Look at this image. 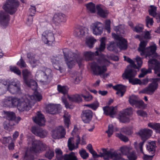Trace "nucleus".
Masks as SVG:
<instances>
[{
  "label": "nucleus",
  "mask_w": 160,
  "mask_h": 160,
  "mask_svg": "<svg viewBox=\"0 0 160 160\" xmlns=\"http://www.w3.org/2000/svg\"><path fill=\"white\" fill-rule=\"evenodd\" d=\"M118 45L120 49L126 50L128 48L127 41L122 37L118 42Z\"/></svg>",
  "instance_id": "34"
},
{
  "label": "nucleus",
  "mask_w": 160,
  "mask_h": 160,
  "mask_svg": "<svg viewBox=\"0 0 160 160\" xmlns=\"http://www.w3.org/2000/svg\"><path fill=\"white\" fill-rule=\"evenodd\" d=\"M19 5L18 0H7L2 8L6 12L12 15L16 12Z\"/></svg>",
  "instance_id": "5"
},
{
  "label": "nucleus",
  "mask_w": 160,
  "mask_h": 160,
  "mask_svg": "<svg viewBox=\"0 0 160 160\" xmlns=\"http://www.w3.org/2000/svg\"><path fill=\"white\" fill-rule=\"evenodd\" d=\"M103 24L99 22H97L92 24V29L93 33L96 35H101L103 32Z\"/></svg>",
  "instance_id": "19"
},
{
  "label": "nucleus",
  "mask_w": 160,
  "mask_h": 160,
  "mask_svg": "<svg viewBox=\"0 0 160 160\" xmlns=\"http://www.w3.org/2000/svg\"><path fill=\"white\" fill-rule=\"evenodd\" d=\"M57 90L59 93L65 95L68 93V88L66 86H62L60 84L57 86Z\"/></svg>",
  "instance_id": "36"
},
{
  "label": "nucleus",
  "mask_w": 160,
  "mask_h": 160,
  "mask_svg": "<svg viewBox=\"0 0 160 160\" xmlns=\"http://www.w3.org/2000/svg\"><path fill=\"white\" fill-rule=\"evenodd\" d=\"M147 43V41H141L140 43L138 51L140 53L141 56L149 58L151 57L156 56L157 47L156 45L154 44L146 48Z\"/></svg>",
  "instance_id": "3"
},
{
  "label": "nucleus",
  "mask_w": 160,
  "mask_h": 160,
  "mask_svg": "<svg viewBox=\"0 0 160 160\" xmlns=\"http://www.w3.org/2000/svg\"><path fill=\"white\" fill-rule=\"evenodd\" d=\"M160 80V78H153L152 82L149 83L147 87L143 89L142 92L149 95L152 94L158 88V82Z\"/></svg>",
  "instance_id": "10"
},
{
  "label": "nucleus",
  "mask_w": 160,
  "mask_h": 160,
  "mask_svg": "<svg viewBox=\"0 0 160 160\" xmlns=\"http://www.w3.org/2000/svg\"><path fill=\"white\" fill-rule=\"evenodd\" d=\"M116 136L122 141L125 142H127L129 141V139L128 137L121 133H117Z\"/></svg>",
  "instance_id": "61"
},
{
  "label": "nucleus",
  "mask_w": 160,
  "mask_h": 160,
  "mask_svg": "<svg viewBox=\"0 0 160 160\" xmlns=\"http://www.w3.org/2000/svg\"><path fill=\"white\" fill-rule=\"evenodd\" d=\"M99 104L98 101H96L91 104L86 105L85 106L94 110H96L99 107Z\"/></svg>",
  "instance_id": "54"
},
{
  "label": "nucleus",
  "mask_w": 160,
  "mask_h": 160,
  "mask_svg": "<svg viewBox=\"0 0 160 160\" xmlns=\"http://www.w3.org/2000/svg\"><path fill=\"white\" fill-rule=\"evenodd\" d=\"M113 88L117 91L116 94L118 95H120L121 97H122L126 92V87L121 84H117L113 86Z\"/></svg>",
  "instance_id": "24"
},
{
  "label": "nucleus",
  "mask_w": 160,
  "mask_h": 160,
  "mask_svg": "<svg viewBox=\"0 0 160 160\" xmlns=\"http://www.w3.org/2000/svg\"><path fill=\"white\" fill-rule=\"evenodd\" d=\"M53 74L51 69L46 68L44 71H38L36 74V77L44 84L48 85L52 79Z\"/></svg>",
  "instance_id": "4"
},
{
  "label": "nucleus",
  "mask_w": 160,
  "mask_h": 160,
  "mask_svg": "<svg viewBox=\"0 0 160 160\" xmlns=\"http://www.w3.org/2000/svg\"><path fill=\"white\" fill-rule=\"evenodd\" d=\"M132 114V108L131 107L120 111L118 114V119L120 122L123 123L129 122L130 118L128 117Z\"/></svg>",
  "instance_id": "11"
},
{
  "label": "nucleus",
  "mask_w": 160,
  "mask_h": 160,
  "mask_svg": "<svg viewBox=\"0 0 160 160\" xmlns=\"http://www.w3.org/2000/svg\"><path fill=\"white\" fill-rule=\"evenodd\" d=\"M85 32L82 26H79L76 28L74 30V34L75 36L81 37L84 35Z\"/></svg>",
  "instance_id": "32"
},
{
  "label": "nucleus",
  "mask_w": 160,
  "mask_h": 160,
  "mask_svg": "<svg viewBox=\"0 0 160 160\" xmlns=\"http://www.w3.org/2000/svg\"><path fill=\"white\" fill-rule=\"evenodd\" d=\"M64 160H78V158L73 152H71L69 153L64 154Z\"/></svg>",
  "instance_id": "38"
},
{
  "label": "nucleus",
  "mask_w": 160,
  "mask_h": 160,
  "mask_svg": "<svg viewBox=\"0 0 160 160\" xmlns=\"http://www.w3.org/2000/svg\"><path fill=\"white\" fill-rule=\"evenodd\" d=\"M85 6L88 12L91 13H95L96 12V6L95 4L92 2H90L86 4Z\"/></svg>",
  "instance_id": "30"
},
{
  "label": "nucleus",
  "mask_w": 160,
  "mask_h": 160,
  "mask_svg": "<svg viewBox=\"0 0 160 160\" xmlns=\"http://www.w3.org/2000/svg\"><path fill=\"white\" fill-rule=\"evenodd\" d=\"M68 97L70 101L73 102H80L82 101V94H75L71 97L68 96Z\"/></svg>",
  "instance_id": "35"
},
{
  "label": "nucleus",
  "mask_w": 160,
  "mask_h": 160,
  "mask_svg": "<svg viewBox=\"0 0 160 160\" xmlns=\"http://www.w3.org/2000/svg\"><path fill=\"white\" fill-rule=\"evenodd\" d=\"M148 126L153 129L157 133H160V123H159L149 122Z\"/></svg>",
  "instance_id": "33"
},
{
  "label": "nucleus",
  "mask_w": 160,
  "mask_h": 160,
  "mask_svg": "<svg viewBox=\"0 0 160 160\" xmlns=\"http://www.w3.org/2000/svg\"><path fill=\"white\" fill-rule=\"evenodd\" d=\"M51 60L55 69L60 71L62 69L61 67L59 66L60 61L58 57H53L51 58Z\"/></svg>",
  "instance_id": "29"
},
{
  "label": "nucleus",
  "mask_w": 160,
  "mask_h": 160,
  "mask_svg": "<svg viewBox=\"0 0 160 160\" xmlns=\"http://www.w3.org/2000/svg\"><path fill=\"white\" fill-rule=\"evenodd\" d=\"M103 5L101 4H97L96 8L97 10V14L101 17L105 18L107 17L109 13L107 9H103L102 8Z\"/></svg>",
  "instance_id": "22"
},
{
  "label": "nucleus",
  "mask_w": 160,
  "mask_h": 160,
  "mask_svg": "<svg viewBox=\"0 0 160 160\" xmlns=\"http://www.w3.org/2000/svg\"><path fill=\"white\" fill-rule=\"evenodd\" d=\"M156 146L155 141L149 142L147 145L146 149L150 153L155 154Z\"/></svg>",
  "instance_id": "28"
},
{
  "label": "nucleus",
  "mask_w": 160,
  "mask_h": 160,
  "mask_svg": "<svg viewBox=\"0 0 160 160\" xmlns=\"http://www.w3.org/2000/svg\"><path fill=\"white\" fill-rule=\"evenodd\" d=\"M64 118V122L66 127L68 128L69 125L70 124L71 116L69 114L64 115L63 116Z\"/></svg>",
  "instance_id": "45"
},
{
  "label": "nucleus",
  "mask_w": 160,
  "mask_h": 160,
  "mask_svg": "<svg viewBox=\"0 0 160 160\" xmlns=\"http://www.w3.org/2000/svg\"><path fill=\"white\" fill-rule=\"evenodd\" d=\"M31 103V100L27 98L22 99L18 106V109L21 112L29 111L32 108Z\"/></svg>",
  "instance_id": "12"
},
{
  "label": "nucleus",
  "mask_w": 160,
  "mask_h": 160,
  "mask_svg": "<svg viewBox=\"0 0 160 160\" xmlns=\"http://www.w3.org/2000/svg\"><path fill=\"white\" fill-rule=\"evenodd\" d=\"M32 132L35 135L42 138L46 137L48 134V132L46 130L38 127H32Z\"/></svg>",
  "instance_id": "16"
},
{
  "label": "nucleus",
  "mask_w": 160,
  "mask_h": 160,
  "mask_svg": "<svg viewBox=\"0 0 160 160\" xmlns=\"http://www.w3.org/2000/svg\"><path fill=\"white\" fill-rule=\"evenodd\" d=\"M8 90L12 94H21L22 93V90L20 82L16 80L10 82L8 85Z\"/></svg>",
  "instance_id": "8"
},
{
  "label": "nucleus",
  "mask_w": 160,
  "mask_h": 160,
  "mask_svg": "<svg viewBox=\"0 0 160 160\" xmlns=\"http://www.w3.org/2000/svg\"><path fill=\"white\" fill-rule=\"evenodd\" d=\"M79 153L80 156L83 159H86L89 157L88 153L87 152L86 150L82 148L80 150Z\"/></svg>",
  "instance_id": "48"
},
{
  "label": "nucleus",
  "mask_w": 160,
  "mask_h": 160,
  "mask_svg": "<svg viewBox=\"0 0 160 160\" xmlns=\"http://www.w3.org/2000/svg\"><path fill=\"white\" fill-rule=\"evenodd\" d=\"M45 119L44 115L40 112H38L37 116L33 118V121L39 126L42 125Z\"/></svg>",
  "instance_id": "25"
},
{
  "label": "nucleus",
  "mask_w": 160,
  "mask_h": 160,
  "mask_svg": "<svg viewBox=\"0 0 160 160\" xmlns=\"http://www.w3.org/2000/svg\"><path fill=\"white\" fill-rule=\"evenodd\" d=\"M129 101L130 104L133 107L140 108L144 107V102L142 100L138 101L130 98H129Z\"/></svg>",
  "instance_id": "26"
},
{
  "label": "nucleus",
  "mask_w": 160,
  "mask_h": 160,
  "mask_svg": "<svg viewBox=\"0 0 160 160\" xmlns=\"http://www.w3.org/2000/svg\"><path fill=\"white\" fill-rule=\"evenodd\" d=\"M7 120H14L15 119V114L13 112L7 111L5 112Z\"/></svg>",
  "instance_id": "44"
},
{
  "label": "nucleus",
  "mask_w": 160,
  "mask_h": 160,
  "mask_svg": "<svg viewBox=\"0 0 160 160\" xmlns=\"http://www.w3.org/2000/svg\"><path fill=\"white\" fill-rule=\"evenodd\" d=\"M129 83H132V85L139 84L141 85V81L138 78H130L128 80Z\"/></svg>",
  "instance_id": "57"
},
{
  "label": "nucleus",
  "mask_w": 160,
  "mask_h": 160,
  "mask_svg": "<svg viewBox=\"0 0 160 160\" xmlns=\"http://www.w3.org/2000/svg\"><path fill=\"white\" fill-rule=\"evenodd\" d=\"M21 99L15 97H12L11 103L12 106V108L17 107L18 108V106L20 104Z\"/></svg>",
  "instance_id": "41"
},
{
  "label": "nucleus",
  "mask_w": 160,
  "mask_h": 160,
  "mask_svg": "<svg viewBox=\"0 0 160 160\" xmlns=\"http://www.w3.org/2000/svg\"><path fill=\"white\" fill-rule=\"evenodd\" d=\"M54 156V151L51 149H49L45 154V157L49 160L52 159Z\"/></svg>",
  "instance_id": "42"
},
{
  "label": "nucleus",
  "mask_w": 160,
  "mask_h": 160,
  "mask_svg": "<svg viewBox=\"0 0 160 160\" xmlns=\"http://www.w3.org/2000/svg\"><path fill=\"white\" fill-rule=\"evenodd\" d=\"M110 151H107L106 149L102 148V152H100L99 153L100 154L101 157H104L106 156H107L108 157Z\"/></svg>",
  "instance_id": "64"
},
{
  "label": "nucleus",
  "mask_w": 160,
  "mask_h": 160,
  "mask_svg": "<svg viewBox=\"0 0 160 160\" xmlns=\"http://www.w3.org/2000/svg\"><path fill=\"white\" fill-rule=\"evenodd\" d=\"M113 160H119L121 158L120 154H118L116 151L113 152L110 151L108 157Z\"/></svg>",
  "instance_id": "39"
},
{
  "label": "nucleus",
  "mask_w": 160,
  "mask_h": 160,
  "mask_svg": "<svg viewBox=\"0 0 160 160\" xmlns=\"http://www.w3.org/2000/svg\"><path fill=\"white\" fill-rule=\"evenodd\" d=\"M8 122L4 125V127L5 129L8 130L9 128H11L12 127L15 125L14 120H8Z\"/></svg>",
  "instance_id": "53"
},
{
  "label": "nucleus",
  "mask_w": 160,
  "mask_h": 160,
  "mask_svg": "<svg viewBox=\"0 0 160 160\" xmlns=\"http://www.w3.org/2000/svg\"><path fill=\"white\" fill-rule=\"evenodd\" d=\"M47 148V145L43 143L42 141L37 140H34L32 142L30 151H26L25 152L24 160H34V156L32 154L31 152L39 153L42 151L45 150Z\"/></svg>",
  "instance_id": "2"
},
{
  "label": "nucleus",
  "mask_w": 160,
  "mask_h": 160,
  "mask_svg": "<svg viewBox=\"0 0 160 160\" xmlns=\"http://www.w3.org/2000/svg\"><path fill=\"white\" fill-rule=\"evenodd\" d=\"M72 139L73 138H69L68 141V147L70 151H72L75 148H76L74 144L72 142Z\"/></svg>",
  "instance_id": "60"
},
{
  "label": "nucleus",
  "mask_w": 160,
  "mask_h": 160,
  "mask_svg": "<svg viewBox=\"0 0 160 160\" xmlns=\"http://www.w3.org/2000/svg\"><path fill=\"white\" fill-rule=\"evenodd\" d=\"M144 29V26L142 24L137 25L133 29V31L137 33L142 32Z\"/></svg>",
  "instance_id": "56"
},
{
  "label": "nucleus",
  "mask_w": 160,
  "mask_h": 160,
  "mask_svg": "<svg viewBox=\"0 0 160 160\" xmlns=\"http://www.w3.org/2000/svg\"><path fill=\"white\" fill-rule=\"evenodd\" d=\"M12 97H9L5 100L3 102V105L4 107H12L11 101Z\"/></svg>",
  "instance_id": "51"
},
{
  "label": "nucleus",
  "mask_w": 160,
  "mask_h": 160,
  "mask_svg": "<svg viewBox=\"0 0 160 160\" xmlns=\"http://www.w3.org/2000/svg\"><path fill=\"white\" fill-rule=\"evenodd\" d=\"M96 40L92 37H87L86 38V44L90 48H92Z\"/></svg>",
  "instance_id": "37"
},
{
  "label": "nucleus",
  "mask_w": 160,
  "mask_h": 160,
  "mask_svg": "<svg viewBox=\"0 0 160 160\" xmlns=\"http://www.w3.org/2000/svg\"><path fill=\"white\" fill-rule=\"evenodd\" d=\"M10 16L4 12H0V25L3 28H6L8 25Z\"/></svg>",
  "instance_id": "18"
},
{
  "label": "nucleus",
  "mask_w": 160,
  "mask_h": 160,
  "mask_svg": "<svg viewBox=\"0 0 160 160\" xmlns=\"http://www.w3.org/2000/svg\"><path fill=\"white\" fill-rule=\"evenodd\" d=\"M120 150L122 154L127 156L130 152L129 148L126 146H124L121 147Z\"/></svg>",
  "instance_id": "50"
},
{
  "label": "nucleus",
  "mask_w": 160,
  "mask_h": 160,
  "mask_svg": "<svg viewBox=\"0 0 160 160\" xmlns=\"http://www.w3.org/2000/svg\"><path fill=\"white\" fill-rule=\"evenodd\" d=\"M137 157L136 152L134 151L130 152L127 156L129 160H136Z\"/></svg>",
  "instance_id": "46"
},
{
  "label": "nucleus",
  "mask_w": 160,
  "mask_h": 160,
  "mask_svg": "<svg viewBox=\"0 0 160 160\" xmlns=\"http://www.w3.org/2000/svg\"><path fill=\"white\" fill-rule=\"evenodd\" d=\"M137 74V71L134 69L129 68L126 69L122 75L123 78L129 80L136 76Z\"/></svg>",
  "instance_id": "21"
},
{
  "label": "nucleus",
  "mask_w": 160,
  "mask_h": 160,
  "mask_svg": "<svg viewBox=\"0 0 160 160\" xmlns=\"http://www.w3.org/2000/svg\"><path fill=\"white\" fill-rule=\"evenodd\" d=\"M111 21L109 19L106 20L105 22L104 28L108 33H110L111 32Z\"/></svg>",
  "instance_id": "58"
},
{
  "label": "nucleus",
  "mask_w": 160,
  "mask_h": 160,
  "mask_svg": "<svg viewBox=\"0 0 160 160\" xmlns=\"http://www.w3.org/2000/svg\"><path fill=\"white\" fill-rule=\"evenodd\" d=\"M10 70L17 75L20 76L21 72V71L16 66H10Z\"/></svg>",
  "instance_id": "59"
},
{
  "label": "nucleus",
  "mask_w": 160,
  "mask_h": 160,
  "mask_svg": "<svg viewBox=\"0 0 160 160\" xmlns=\"http://www.w3.org/2000/svg\"><path fill=\"white\" fill-rule=\"evenodd\" d=\"M33 68H35L37 66H39L41 64L40 62L38 59L35 58L32 61L29 62Z\"/></svg>",
  "instance_id": "62"
},
{
  "label": "nucleus",
  "mask_w": 160,
  "mask_h": 160,
  "mask_svg": "<svg viewBox=\"0 0 160 160\" xmlns=\"http://www.w3.org/2000/svg\"><path fill=\"white\" fill-rule=\"evenodd\" d=\"M93 116V112L90 110H83L81 114L82 121L84 123H89L91 121Z\"/></svg>",
  "instance_id": "15"
},
{
  "label": "nucleus",
  "mask_w": 160,
  "mask_h": 160,
  "mask_svg": "<svg viewBox=\"0 0 160 160\" xmlns=\"http://www.w3.org/2000/svg\"><path fill=\"white\" fill-rule=\"evenodd\" d=\"M52 137L54 139H60L65 137L66 131L62 126L58 127L57 129L52 131Z\"/></svg>",
  "instance_id": "13"
},
{
  "label": "nucleus",
  "mask_w": 160,
  "mask_h": 160,
  "mask_svg": "<svg viewBox=\"0 0 160 160\" xmlns=\"http://www.w3.org/2000/svg\"><path fill=\"white\" fill-rule=\"evenodd\" d=\"M90 66L94 75L98 76L104 73L107 70L106 66H99L95 62H92Z\"/></svg>",
  "instance_id": "9"
},
{
  "label": "nucleus",
  "mask_w": 160,
  "mask_h": 160,
  "mask_svg": "<svg viewBox=\"0 0 160 160\" xmlns=\"http://www.w3.org/2000/svg\"><path fill=\"white\" fill-rule=\"evenodd\" d=\"M148 65L149 67H154L160 64L157 60L155 59H150L148 61Z\"/></svg>",
  "instance_id": "47"
},
{
  "label": "nucleus",
  "mask_w": 160,
  "mask_h": 160,
  "mask_svg": "<svg viewBox=\"0 0 160 160\" xmlns=\"http://www.w3.org/2000/svg\"><path fill=\"white\" fill-rule=\"evenodd\" d=\"M62 108L60 104H50L47 107V111L50 114H56L60 112Z\"/></svg>",
  "instance_id": "20"
},
{
  "label": "nucleus",
  "mask_w": 160,
  "mask_h": 160,
  "mask_svg": "<svg viewBox=\"0 0 160 160\" xmlns=\"http://www.w3.org/2000/svg\"><path fill=\"white\" fill-rule=\"evenodd\" d=\"M106 38L105 37H102L100 39V44L99 47L97 48V51L95 52V55H98L99 52H103L105 48Z\"/></svg>",
  "instance_id": "27"
},
{
  "label": "nucleus",
  "mask_w": 160,
  "mask_h": 160,
  "mask_svg": "<svg viewBox=\"0 0 160 160\" xmlns=\"http://www.w3.org/2000/svg\"><path fill=\"white\" fill-rule=\"evenodd\" d=\"M30 74V72L27 69H25L22 71V74L24 83L29 87L33 90H37L38 85L37 82L34 80H28V77Z\"/></svg>",
  "instance_id": "6"
},
{
  "label": "nucleus",
  "mask_w": 160,
  "mask_h": 160,
  "mask_svg": "<svg viewBox=\"0 0 160 160\" xmlns=\"http://www.w3.org/2000/svg\"><path fill=\"white\" fill-rule=\"evenodd\" d=\"M102 109L103 111V113L107 116H110L112 117V116L115 115L116 113V111L115 110V107L111 106H105L103 107Z\"/></svg>",
  "instance_id": "23"
},
{
  "label": "nucleus",
  "mask_w": 160,
  "mask_h": 160,
  "mask_svg": "<svg viewBox=\"0 0 160 160\" xmlns=\"http://www.w3.org/2000/svg\"><path fill=\"white\" fill-rule=\"evenodd\" d=\"M151 8L148 10L149 14L152 16H154L157 14V7L153 5L150 6Z\"/></svg>",
  "instance_id": "55"
},
{
  "label": "nucleus",
  "mask_w": 160,
  "mask_h": 160,
  "mask_svg": "<svg viewBox=\"0 0 160 160\" xmlns=\"http://www.w3.org/2000/svg\"><path fill=\"white\" fill-rule=\"evenodd\" d=\"M124 60L130 64V67L133 68H137V65L134 61L129 57H127L126 56H124Z\"/></svg>",
  "instance_id": "49"
},
{
  "label": "nucleus",
  "mask_w": 160,
  "mask_h": 160,
  "mask_svg": "<svg viewBox=\"0 0 160 160\" xmlns=\"http://www.w3.org/2000/svg\"><path fill=\"white\" fill-rule=\"evenodd\" d=\"M83 55L86 61L92 60L94 56L95 55V52H92L91 51H85L83 53Z\"/></svg>",
  "instance_id": "31"
},
{
  "label": "nucleus",
  "mask_w": 160,
  "mask_h": 160,
  "mask_svg": "<svg viewBox=\"0 0 160 160\" xmlns=\"http://www.w3.org/2000/svg\"><path fill=\"white\" fill-rule=\"evenodd\" d=\"M62 51L65 61L69 68L71 69L73 67L75 60L79 67L81 66L83 59L80 56L79 53L72 52L67 48H64Z\"/></svg>",
  "instance_id": "1"
},
{
  "label": "nucleus",
  "mask_w": 160,
  "mask_h": 160,
  "mask_svg": "<svg viewBox=\"0 0 160 160\" xmlns=\"http://www.w3.org/2000/svg\"><path fill=\"white\" fill-rule=\"evenodd\" d=\"M114 29L117 33L120 35H122L124 33V27L121 24L115 27Z\"/></svg>",
  "instance_id": "40"
},
{
  "label": "nucleus",
  "mask_w": 160,
  "mask_h": 160,
  "mask_svg": "<svg viewBox=\"0 0 160 160\" xmlns=\"http://www.w3.org/2000/svg\"><path fill=\"white\" fill-rule=\"evenodd\" d=\"M145 21L146 26L148 27H149V25L151 26H152L153 25L154 21L153 18H150L149 16H148L146 17Z\"/></svg>",
  "instance_id": "63"
},
{
  "label": "nucleus",
  "mask_w": 160,
  "mask_h": 160,
  "mask_svg": "<svg viewBox=\"0 0 160 160\" xmlns=\"http://www.w3.org/2000/svg\"><path fill=\"white\" fill-rule=\"evenodd\" d=\"M122 131L125 134L128 135H131L133 133L132 128L131 127H123Z\"/></svg>",
  "instance_id": "43"
},
{
  "label": "nucleus",
  "mask_w": 160,
  "mask_h": 160,
  "mask_svg": "<svg viewBox=\"0 0 160 160\" xmlns=\"http://www.w3.org/2000/svg\"><path fill=\"white\" fill-rule=\"evenodd\" d=\"M152 131L148 128L140 129L138 132V134L140 137L141 140L145 142L152 136Z\"/></svg>",
  "instance_id": "17"
},
{
  "label": "nucleus",
  "mask_w": 160,
  "mask_h": 160,
  "mask_svg": "<svg viewBox=\"0 0 160 160\" xmlns=\"http://www.w3.org/2000/svg\"><path fill=\"white\" fill-rule=\"evenodd\" d=\"M17 64L21 68H25L27 67V65L24 61L22 57H21L19 61L17 62Z\"/></svg>",
  "instance_id": "52"
},
{
  "label": "nucleus",
  "mask_w": 160,
  "mask_h": 160,
  "mask_svg": "<svg viewBox=\"0 0 160 160\" xmlns=\"http://www.w3.org/2000/svg\"><path fill=\"white\" fill-rule=\"evenodd\" d=\"M42 39L43 42L48 46H52L55 40L53 32L50 30L45 31L42 33Z\"/></svg>",
  "instance_id": "7"
},
{
  "label": "nucleus",
  "mask_w": 160,
  "mask_h": 160,
  "mask_svg": "<svg viewBox=\"0 0 160 160\" xmlns=\"http://www.w3.org/2000/svg\"><path fill=\"white\" fill-rule=\"evenodd\" d=\"M67 18L66 16L64 14L58 13L54 14L52 21L55 25L58 26L61 22H66Z\"/></svg>",
  "instance_id": "14"
}]
</instances>
